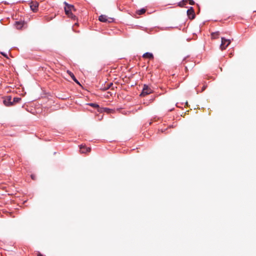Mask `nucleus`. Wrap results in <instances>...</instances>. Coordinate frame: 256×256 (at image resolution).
Listing matches in <instances>:
<instances>
[{
	"label": "nucleus",
	"mask_w": 256,
	"mask_h": 256,
	"mask_svg": "<svg viewBox=\"0 0 256 256\" xmlns=\"http://www.w3.org/2000/svg\"><path fill=\"white\" fill-rule=\"evenodd\" d=\"M222 42L220 46V48L221 50H225L231 43V40L228 39H226L224 38H222Z\"/></svg>",
	"instance_id": "1"
},
{
	"label": "nucleus",
	"mask_w": 256,
	"mask_h": 256,
	"mask_svg": "<svg viewBox=\"0 0 256 256\" xmlns=\"http://www.w3.org/2000/svg\"><path fill=\"white\" fill-rule=\"evenodd\" d=\"M98 20L103 22H112L114 20L113 18H108L106 15H101L99 16Z\"/></svg>",
	"instance_id": "2"
},
{
	"label": "nucleus",
	"mask_w": 256,
	"mask_h": 256,
	"mask_svg": "<svg viewBox=\"0 0 256 256\" xmlns=\"http://www.w3.org/2000/svg\"><path fill=\"white\" fill-rule=\"evenodd\" d=\"M12 98V96H6L3 98V103L6 106H13Z\"/></svg>",
	"instance_id": "3"
},
{
	"label": "nucleus",
	"mask_w": 256,
	"mask_h": 256,
	"mask_svg": "<svg viewBox=\"0 0 256 256\" xmlns=\"http://www.w3.org/2000/svg\"><path fill=\"white\" fill-rule=\"evenodd\" d=\"M152 92V90L151 88H148V86L144 85L142 90V93L140 96H145L148 94H150Z\"/></svg>",
	"instance_id": "4"
},
{
	"label": "nucleus",
	"mask_w": 256,
	"mask_h": 256,
	"mask_svg": "<svg viewBox=\"0 0 256 256\" xmlns=\"http://www.w3.org/2000/svg\"><path fill=\"white\" fill-rule=\"evenodd\" d=\"M187 15L190 19L193 20L195 18V13L193 8L190 7L187 10Z\"/></svg>",
	"instance_id": "5"
},
{
	"label": "nucleus",
	"mask_w": 256,
	"mask_h": 256,
	"mask_svg": "<svg viewBox=\"0 0 256 256\" xmlns=\"http://www.w3.org/2000/svg\"><path fill=\"white\" fill-rule=\"evenodd\" d=\"M38 6V3L36 2H32L30 4V8L34 12L37 10Z\"/></svg>",
	"instance_id": "6"
},
{
	"label": "nucleus",
	"mask_w": 256,
	"mask_h": 256,
	"mask_svg": "<svg viewBox=\"0 0 256 256\" xmlns=\"http://www.w3.org/2000/svg\"><path fill=\"white\" fill-rule=\"evenodd\" d=\"M80 152L81 153H86L90 151V148H87L85 146L80 145Z\"/></svg>",
	"instance_id": "7"
},
{
	"label": "nucleus",
	"mask_w": 256,
	"mask_h": 256,
	"mask_svg": "<svg viewBox=\"0 0 256 256\" xmlns=\"http://www.w3.org/2000/svg\"><path fill=\"white\" fill-rule=\"evenodd\" d=\"M24 24V22L17 21V22H16L14 26L18 30H20L23 27Z\"/></svg>",
	"instance_id": "8"
},
{
	"label": "nucleus",
	"mask_w": 256,
	"mask_h": 256,
	"mask_svg": "<svg viewBox=\"0 0 256 256\" xmlns=\"http://www.w3.org/2000/svg\"><path fill=\"white\" fill-rule=\"evenodd\" d=\"M64 4H66V6L64 7V11L66 12V14L67 16H70V14L72 15V12L70 10V4H67L66 2H64Z\"/></svg>",
	"instance_id": "9"
},
{
	"label": "nucleus",
	"mask_w": 256,
	"mask_h": 256,
	"mask_svg": "<svg viewBox=\"0 0 256 256\" xmlns=\"http://www.w3.org/2000/svg\"><path fill=\"white\" fill-rule=\"evenodd\" d=\"M144 58H148L150 59L154 58V56L152 53L150 52H146L142 56Z\"/></svg>",
	"instance_id": "10"
},
{
	"label": "nucleus",
	"mask_w": 256,
	"mask_h": 256,
	"mask_svg": "<svg viewBox=\"0 0 256 256\" xmlns=\"http://www.w3.org/2000/svg\"><path fill=\"white\" fill-rule=\"evenodd\" d=\"M67 72L68 74L70 76V77L72 78V79L78 84H80V82H78V81L76 79V78H75L74 74H73L72 72H71L69 71V70H68L67 71Z\"/></svg>",
	"instance_id": "11"
},
{
	"label": "nucleus",
	"mask_w": 256,
	"mask_h": 256,
	"mask_svg": "<svg viewBox=\"0 0 256 256\" xmlns=\"http://www.w3.org/2000/svg\"><path fill=\"white\" fill-rule=\"evenodd\" d=\"M219 34H220V32H212L211 34L212 38V39L218 38Z\"/></svg>",
	"instance_id": "12"
},
{
	"label": "nucleus",
	"mask_w": 256,
	"mask_h": 256,
	"mask_svg": "<svg viewBox=\"0 0 256 256\" xmlns=\"http://www.w3.org/2000/svg\"><path fill=\"white\" fill-rule=\"evenodd\" d=\"M188 2V0H182V2H180L178 4V6L180 7H184L186 6Z\"/></svg>",
	"instance_id": "13"
},
{
	"label": "nucleus",
	"mask_w": 256,
	"mask_h": 256,
	"mask_svg": "<svg viewBox=\"0 0 256 256\" xmlns=\"http://www.w3.org/2000/svg\"><path fill=\"white\" fill-rule=\"evenodd\" d=\"M21 100V98H14V99H13V100L12 101V103L13 104V106L16 104V103H18Z\"/></svg>",
	"instance_id": "14"
},
{
	"label": "nucleus",
	"mask_w": 256,
	"mask_h": 256,
	"mask_svg": "<svg viewBox=\"0 0 256 256\" xmlns=\"http://www.w3.org/2000/svg\"><path fill=\"white\" fill-rule=\"evenodd\" d=\"M146 9L145 8H142L140 10H138L136 11V14L138 15L142 14L146 12Z\"/></svg>",
	"instance_id": "15"
},
{
	"label": "nucleus",
	"mask_w": 256,
	"mask_h": 256,
	"mask_svg": "<svg viewBox=\"0 0 256 256\" xmlns=\"http://www.w3.org/2000/svg\"><path fill=\"white\" fill-rule=\"evenodd\" d=\"M70 10L72 11H76V8H74V6L73 5L70 4L69 6Z\"/></svg>",
	"instance_id": "16"
},
{
	"label": "nucleus",
	"mask_w": 256,
	"mask_h": 256,
	"mask_svg": "<svg viewBox=\"0 0 256 256\" xmlns=\"http://www.w3.org/2000/svg\"><path fill=\"white\" fill-rule=\"evenodd\" d=\"M89 105L94 108H98L99 107L98 105L96 104L91 103V104H90Z\"/></svg>",
	"instance_id": "17"
},
{
	"label": "nucleus",
	"mask_w": 256,
	"mask_h": 256,
	"mask_svg": "<svg viewBox=\"0 0 256 256\" xmlns=\"http://www.w3.org/2000/svg\"><path fill=\"white\" fill-rule=\"evenodd\" d=\"M68 16L74 20H75L76 18V16L72 14V15L70 14V16Z\"/></svg>",
	"instance_id": "18"
},
{
	"label": "nucleus",
	"mask_w": 256,
	"mask_h": 256,
	"mask_svg": "<svg viewBox=\"0 0 256 256\" xmlns=\"http://www.w3.org/2000/svg\"><path fill=\"white\" fill-rule=\"evenodd\" d=\"M188 2L190 5H194V2L193 0H188Z\"/></svg>",
	"instance_id": "19"
},
{
	"label": "nucleus",
	"mask_w": 256,
	"mask_h": 256,
	"mask_svg": "<svg viewBox=\"0 0 256 256\" xmlns=\"http://www.w3.org/2000/svg\"><path fill=\"white\" fill-rule=\"evenodd\" d=\"M35 177H36V176H34V174H32V175H31V178H32V180H35V179H36V178H35Z\"/></svg>",
	"instance_id": "20"
},
{
	"label": "nucleus",
	"mask_w": 256,
	"mask_h": 256,
	"mask_svg": "<svg viewBox=\"0 0 256 256\" xmlns=\"http://www.w3.org/2000/svg\"><path fill=\"white\" fill-rule=\"evenodd\" d=\"M232 55V53H230V57H231Z\"/></svg>",
	"instance_id": "21"
},
{
	"label": "nucleus",
	"mask_w": 256,
	"mask_h": 256,
	"mask_svg": "<svg viewBox=\"0 0 256 256\" xmlns=\"http://www.w3.org/2000/svg\"><path fill=\"white\" fill-rule=\"evenodd\" d=\"M110 86H112V84H110V86H109V87H108V88H110Z\"/></svg>",
	"instance_id": "22"
},
{
	"label": "nucleus",
	"mask_w": 256,
	"mask_h": 256,
	"mask_svg": "<svg viewBox=\"0 0 256 256\" xmlns=\"http://www.w3.org/2000/svg\"><path fill=\"white\" fill-rule=\"evenodd\" d=\"M106 110H110L108 108H106Z\"/></svg>",
	"instance_id": "23"
},
{
	"label": "nucleus",
	"mask_w": 256,
	"mask_h": 256,
	"mask_svg": "<svg viewBox=\"0 0 256 256\" xmlns=\"http://www.w3.org/2000/svg\"><path fill=\"white\" fill-rule=\"evenodd\" d=\"M204 88H204V87H203V89H202V90H204Z\"/></svg>",
	"instance_id": "24"
},
{
	"label": "nucleus",
	"mask_w": 256,
	"mask_h": 256,
	"mask_svg": "<svg viewBox=\"0 0 256 256\" xmlns=\"http://www.w3.org/2000/svg\"><path fill=\"white\" fill-rule=\"evenodd\" d=\"M204 88H204V87H203V89H202V90H204Z\"/></svg>",
	"instance_id": "25"
}]
</instances>
